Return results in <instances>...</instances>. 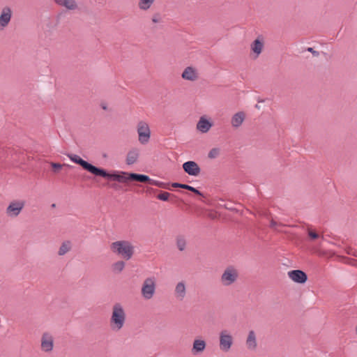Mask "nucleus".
Returning a JSON list of instances; mask_svg holds the SVG:
<instances>
[{
    "label": "nucleus",
    "instance_id": "f257e3e1",
    "mask_svg": "<svg viewBox=\"0 0 357 357\" xmlns=\"http://www.w3.org/2000/svg\"><path fill=\"white\" fill-rule=\"evenodd\" d=\"M67 156L71 161L82 167V168L91 173L96 177H100L108 181H112V172L104 168L96 167L91 163L83 160L80 156L73 153H68Z\"/></svg>",
    "mask_w": 357,
    "mask_h": 357
},
{
    "label": "nucleus",
    "instance_id": "f03ea898",
    "mask_svg": "<svg viewBox=\"0 0 357 357\" xmlns=\"http://www.w3.org/2000/svg\"><path fill=\"white\" fill-rule=\"evenodd\" d=\"M113 251L123 259L129 260L134 254V246L128 241H118L113 242Z\"/></svg>",
    "mask_w": 357,
    "mask_h": 357
},
{
    "label": "nucleus",
    "instance_id": "7ed1b4c3",
    "mask_svg": "<svg viewBox=\"0 0 357 357\" xmlns=\"http://www.w3.org/2000/svg\"><path fill=\"white\" fill-rule=\"evenodd\" d=\"M157 279L154 276L144 279L141 288V294L144 299L151 300L156 291Z\"/></svg>",
    "mask_w": 357,
    "mask_h": 357
},
{
    "label": "nucleus",
    "instance_id": "20e7f679",
    "mask_svg": "<svg viewBox=\"0 0 357 357\" xmlns=\"http://www.w3.org/2000/svg\"><path fill=\"white\" fill-rule=\"evenodd\" d=\"M138 140L142 144H146L151 138V132L149 123L145 121H139L137 124Z\"/></svg>",
    "mask_w": 357,
    "mask_h": 357
},
{
    "label": "nucleus",
    "instance_id": "39448f33",
    "mask_svg": "<svg viewBox=\"0 0 357 357\" xmlns=\"http://www.w3.org/2000/svg\"><path fill=\"white\" fill-rule=\"evenodd\" d=\"M126 321V314L123 309L119 304L113 307V330H120L123 328Z\"/></svg>",
    "mask_w": 357,
    "mask_h": 357
},
{
    "label": "nucleus",
    "instance_id": "423d86ee",
    "mask_svg": "<svg viewBox=\"0 0 357 357\" xmlns=\"http://www.w3.org/2000/svg\"><path fill=\"white\" fill-rule=\"evenodd\" d=\"M238 278V271L233 266L225 268L221 275L220 281L224 286H230L234 284Z\"/></svg>",
    "mask_w": 357,
    "mask_h": 357
},
{
    "label": "nucleus",
    "instance_id": "0eeeda50",
    "mask_svg": "<svg viewBox=\"0 0 357 357\" xmlns=\"http://www.w3.org/2000/svg\"><path fill=\"white\" fill-rule=\"evenodd\" d=\"M233 344V337L231 333L227 330H222L219 334L220 349L225 352L230 350Z\"/></svg>",
    "mask_w": 357,
    "mask_h": 357
},
{
    "label": "nucleus",
    "instance_id": "6e6552de",
    "mask_svg": "<svg viewBox=\"0 0 357 357\" xmlns=\"http://www.w3.org/2000/svg\"><path fill=\"white\" fill-rule=\"evenodd\" d=\"M54 347V339L49 333H44L41 338V349L45 352H50Z\"/></svg>",
    "mask_w": 357,
    "mask_h": 357
},
{
    "label": "nucleus",
    "instance_id": "1a4fd4ad",
    "mask_svg": "<svg viewBox=\"0 0 357 357\" xmlns=\"http://www.w3.org/2000/svg\"><path fill=\"white\" fill-rule=\"evenodd\" d=\"M183 169L190 176H197L199 174L201 169L195 161H187L183 164Z\"/></svg>",
    "mask_w": 357,
    "mask_h": 357
},
{
    "label": "nucleus",
    "instance_id": "9d476101",
    "mask_svg": "<svg viewBox=\"0 0 357 357\" xmlns=\"http://www.w3.org/2000/svg\"><path fill=\"white\" fill-rule=\"evenodd\" d=\"M288 276L294 282L299 284L305 283L307 280V275L301 270H293L288 272Z\"/></svg>",
    "mask_w": 357,
    "mask_h": 357
},
{
    "label": "nucleus",
    "instance_id": "9b49d317",
    "mask_svg": "<svg viewBox=\"0 0 357 357\" xmlns=\"http://www.w3.org/2000/svg\"><path fill=\"white\" fill-rule=\"evenodd\" d=\"M24 206V202H12L6 208V213L10 216H17L20 214Z\"/></svg>",
    "mask_w": 357,
    "mask_h": 357
},
{
    "label": "nucleus",
    "instance_id": "f8f14e48",
    "mask_svg": "<svg viewBox=\"0 0 357 357\" xmlns=\"http://www.w3.org/2000/svg\"><path fill=\"white\" fill-rule=\"evenodd\" d=\"M13 15L11 8L8 6L3 8L0 14V27L4 28L8 25Z\"/></svg>",
    "mask_w": 357,
    "mask_h": 357
},
{
    "label": "nucleus",
    "instance_id": "ddd939ff",
    "mask_svg": "<svg viewBox=\"0 0 357 357\" xmlns=\"http://www.w3.org/2000/svg\"><path fill=\"white\" fill-rule=\"evenodd\" d=\"M213 126V123L210 121L205 116H202L199 118L196 128L197 130L202 133L208 132L211 127Z\"/></svg>",
    "mask_w": 357,
    "mask_h": 357
},
{
    "label": "nucleus",
    "instance_id": "4468645a",
    "mask_svg": "<svg viewBox=\"0 0 357 357\" xmlns=\"http://www.w3.org/2000/svg\"><path fill=\"white\" fill-rule=\"evenodd\" d=\"M181 77L185 80L193 82L197 79L198 72L196 68L188 66L183 71Z\"/></svg>",
    "mask_w": 357,
    "mask_h": 357
},
{
    "label": "nucleus",
    "instance_id": "2eb2a0df",
    "mask_svg": "<svg viewBox=\"0 0 357 357\" xmlns=\"http://www.w3.org/2000/svg\"><path fill=\"white\" fill-rule=\"evenodd\" d=\"M246 347L250 351H255L257 348V335L253 330L248 332L246 340Z\"/></svg>",
    "mask_w": 357,
    "mask_h": 357
},
{
    "label": "nucleus",
    "instance_id": "dca6fc26",
    "mask_svg": "<svg viewBox=\"0 0 357 357\" xmlns=\"http://www.w3.org/2000/svg\"><path fill=\"white\" fill-rule=\"evenodd\" d=\"M206 347V342L202 339H195L192 343L191 352L193 355L197 356L202 354Z\"/></svg>",
    "mask_w": 357,
    "mask_h": 357
},
{
    "label": "nucleus",
    "instance_id": "f3484780",
    "mask_svg": "<svg viewBox=\"0 0 357 357\" xmlns=\"http://www.w3.org/2000/svg\"><path fill=\"white\" fill-rule=\"evenodd\" d=\"M186 285L183 281L178 282L175 287L174 295L177 300L183 301L186 296Z\"/></svg>",
    "mask_w": 357,
    "mask_h": 357
},
{
    "label": "nucleus",
    "instance_id": "a211bd4d",
    "mask_svg": "<svg viewBox=\"0 0 357 357\" xmlns=\"http://www.w3.org/2000/svg\"><path fill=\"white\" fill-rule=\"evenodd\" d=\"M245 119V114L243 112H238L234 114L231 119V125L234 128H239Z\"/></svg>",
    "mask_w": 357,
    "mask_h": 357
},
{
    "label": "nucleus",
    "instance_id": "6ab92c4d",
    "mask_svg": "<svg viewBox=\"0 0 357 357\" xmlns=\"http://www.w3.org/2000/svg\"><path fill=\"white\" fill-rule=\"evenodd\" d=\"M250 48L253 54H255V57L257 58L259 54L261 53L262 50L264 48V42L262 39L257 38L255 40L251 45Z\"/></svg>",
    "mask_w": 357,
    "mask_h": 357
},
{
    "label": "nucleus",
    "instance_id": "aec40b11",
    "mask_svg": "<svg viewBox=\"0 0 357 357\" xmlns=\"http://www.w3.org/2000/svg\"><path fill=\"white\" fill-rule=\"evenodd\" d=\"M139 156V150L137 148L132 149L127 155L126 163L128 165H133L135 163Z\"/></svg>",
    "mask_w": 357,
    "mask_h": 357
},
{
    "label": "nucleus",
    "instance_id": "412c9836",
    "mask_svg": "<svg viewBox=\"0 0 357 357\" xmlns=\"http://www.w3.org/2000/svg\"><path fill=\"white\" fill-rule=\"evenodd\" d=\"M59 5L66 8L68 10H75L77 4L75 0H54Z\"/></svg>",
    "mask_w": 357,
    "mask_h": 357
},
{
    "label": "nucleus",
    "instance_id": "4be33fe9",
    "mask_svg": "<svg viewBox=\"0 0 357 357\" xmlns=\"http://www.w3.org/2000/svg\"><path fill=\"white\" fill-rule=\"evenodd\" d=\"M131 180L130 174L126 172H113V181H116L121 183H127Z\"/></svg>",
    "mask_w": 357,
    "mask_h": 357
},
{
    "label": "nucleus",
    "instance_id": "5701e85b",
    "mask_svg": "<svg viewBox=\"0 0 357 357\" xmlns=\"http://www.w3.org/2000/svg\"><path fill=\"white\" fill-rule=\"evenodd\" d=\"M130 178H131V180L137 181L142 183L149 182L151 184L154 183V181L153 180H151L148 176L144 174L130 173Z\"/></svg>",
    "mask_w": 357,
    "mask_h": 357
},
{
    "label": "nucleus",
    "instance_id": "b1692460",
    "mask_svg": "<svg viewBox=\"0 0 357 357\" xmlns=\"http://www.w3.org/2000/svg\"><path fill=\"white\" fill-rule=\"evenodd\" d=\"M155 0H139L138 8L139 10L146 11L151 8Z\"/></svg>",
    "mask_w": 357,
    "mask_h": 357
},
{
    "label": "nucleus",
    "instance_id": "393cba45",
    "mask_svg": "<svg viewBox=\"0 0 357 357\" xmlns=\"http://www.w3.org/2000/svg\"><path fill=\"white\" fill-rule=\"evenodd\" d=\"M71 248V243L69 241H64L60 246L58 252V255L60 256L64 255Z\"/></svg>",
    "mask_w": 357,
    "mask_h": 357
},
{
    "label": "nucleus",
    "instance_id": "a878e982",
    "mask_svg": "<svg viewBox=\"0 0 357 357\" xmlns=\"http://www.w3.org/2000/svg\"><path fill=\"white\" fill-rule=\"evenodd\" d=\"M176 246L180 251H183L186 247V239L183 236L179 235L176 237Z\"/></svg>",
    "mask_w": 357,
    "mask_h": 357
},
{
    "label": "nucleus",
    "instance_id": "bb28decb",
    "mask_svg": "<svg viewBox=\"0 0 357 357\" xmlns=\"http://www.w3.org/2000/svg\"><path fill=\"white\" fill-rule=\"evenodd\" d=\"M125 267V262L119 261L113 264V272L121 273Z\"/></svg>",
    "mask_w": 357,
    "mask_h": 357
},
{
    "label": "nucleus",
    "instance_id": "cd10ccee",
    "mask_svg": "<svg viewBox=\"0 0 357 357\" xmlns=\"http://www.w3.org/2000/svg\"><path fill=\"white\" fill-rule=\"evenodd\" d=\"M50 165H51V167H52V172L54 173H55V174L59 173V171L62 169L63 166L70 167L68 165H66V164L61 165V164L58 163V162H51Z\"/></svg>",
    "mask_w": 357,
    "mask_h": 357
},
{
    "label": "nucleus",
    "instance_id": "c85d7f7f",
    "mask_svg": "<svg viewBox=\"0 0 357 357\" xmlns=\"http://www.w3.org/2000/svg\"><path fill=\"white\" fill-rule=\"evenodd\" d=\"M219 154L220 149L218 148H213L209 151L208 156L209 158L213 159L217 158L219 155Z\"/></svg>",
    "mask_w": 357,
    "mask_h": 357
},
{
    "label": "nucleus",
    "instance_id": "c756f323",
    "mask_svg": "<svg viewBox=\"0 0 357 357\" xmlns=\"http://www.w3.org/2000/svg\"><path fill=\"white\" fill-rule=\"evenodd\" d=\"M182 188L188 190L189 191L193 192L194 193L202 196V193L198 190L197 189L195 188L194 187L185 184V186H182Z\"/></svg>",
    "mask_w": 357,
    "mask_h": 357
},
{
    "label": "nucleus",
    "instance_id": "7c9ffc66",
    "mask_svg": "<svg viewBox=\"0 0 357 357\" xmlns=\"http://www.w3.org/2000/svg\"><path fill=\"white\" fill-rule=\"evenodd\" d=\"M169 197V193L167 192H163L158 195L157 198L162 201H167Z\"/></svg>",
    "mask_w": 357,
    "mask_h": 357
},
{
    "label": "nucleus",
    "instance_id": "2f4dec72",
    "mask_svg": "<svg viewBox=\"0 0 357 357\" xmlns=\"http://www.w3.org/2000/svg\"><path fill=\"white\" fill-rule=\"evenodd\" d=\"M153 23H159L161 21V17L159 14H155L151 19Z\"/></svg>",
    "mask_w": 357,
    "mask_h": 357
},
{
    "label": "nucleus",
    "instance_id": "473e14b6",
    "mask_svg": "<svg viewBox=\"0 0 357 357\" xmlns=\"http://www.w3.org/2000/svg\"><path fill=\"white\" fill-rule=\"evenodd\" d=\"M308 235L312 239H316V238H319V235L313 231H309Z\"/></svg>",
    "mask_w": 357,
    "mask_h": 357
},
{
    "label": "nucleus",
    "instance_id": "72a5a7b5",
    "mask_svg": "<svg viewBox=\"0 0 357 357\" xmlns=\"http://www.w3.org/2000/svg\"><path fill=\"white\" fill-rule=\"evenodd\" d=\"M172 186L173 187H178V188H182V186H185V184H181V183H174L172 184Z\"/></svg>",
    "mask_w": 357,
    "mask_h": 357
},
{
    "label": "nucleus",
    "instance_id": "f704fd0d",
    "mask_svg": "<svg viewBox=\"0 0 357 357\" xmlns=\"http://www.w3.org/2000/svg\"><path fill=\"white\" fill-rule=\"evenodd\" d=\"M277 225H278V223L275 220H272L271 221V223H270V227H271L275 228Z\"/></svg>",
    "mask_w": 357,
    "mask_h": 357
},
{
    "label": "nucleus",
    "instance_id": "c9c22d12",
    "mask_svg": "<svg viewBox=\"0 0 357 357\" xmlns=\"http://www.w3.org/2000/svg\"><path fill=\"white\" fill-rule=\"evenodd\" d=\"M307 51L312 52L314 55H318V52L313 50V48H312V47H308Z\"/></svg>",
    "mask_w": 357,
    "mask_h": 357
},
{
    "label": "nucleus",
    "instance_id": "e433bc0d",
    "mask_svg": "<svg viewBox=\"0 0 357 357\" xmlns=\"http://www.w3.org/2000/svg\"><path fill=\"white\" fill-rule=\"evenodd\" d=\"M100 107L104 110H106L107 109V105L105 102H101Z\"/></svg>",
    "mask_w": 357,
    "mask_h": 357
},
{
    "label": "nucleus",
    "instance_id": "4c0bfd02",
    "mask_svg": "<svg viewBox=\"0 0 357 357\" xmlns=\"http://www.w3.org/2000/svg\"><path fill=\"white\" fill-rule=\"evenodd\" d=\"M51 207H52V208H55V207H56V204H52L51 205Z\"/></svg>",
    "mask_w": 357,
    "mask_h": 357
},
{
    "label": "nucleus",
    "instance_id": "58836bf2",
    "mask_svg": "<svg viewBox=\"0 0 357 357\" xmlns=\"http://www.w3.org/2000/svg\"><path fill=\"white\" fill-rule=\"evenodd\" d=\"M356 333H357V326H356Z\"/></svg>",
    "mask_w": 357,
    "mask_h": 357
}]
</instances>
